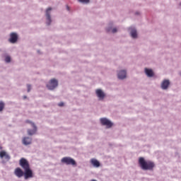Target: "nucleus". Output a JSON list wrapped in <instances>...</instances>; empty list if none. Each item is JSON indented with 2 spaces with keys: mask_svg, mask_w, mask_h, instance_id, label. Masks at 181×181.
<instances>
[{
  "mask_svg": "<svg viewBox=\"0 0 181 181\" xmlns=\"http://www.w3.org/2000/svg\"><path fill=\"white\" fill-rule=\"evenodd\" d=\"M20 166L23 168L25 171V179H30L33 177V171L30 169L29 161L26 158H22L19 161Z\"/></svg>",
  "mask_w": 181,
  "mask_h": 181,
  "instance_id": "obj_1",
  "label": "nucleus"
},
{
  "mask_svg": "<svg viewBox=\"0 0 181 181\" xmlns=\"http://www.w3.org/2000/svg\"><path fill=\"white\" fill-rule=\"evenodd\" d=\"M139 163L143 170H152L155 168V163L151 160L146 161L144 157L139 158Z\"/></svg>",
  "mask_w": 181,
  "mask_h": 181,
  "instance_id": "obj_2",
  "label": "nucleus"
},
{
  "mask_svg": "<svg viewBox=\"0 0 181 181\" xmlns=\"http://www.w3.org/2000/svg\"><path fill=\"white\" fill-rule=\"evenodd\" d=\"M62 163H65L66 165H71L72 166H77V163L74 159L71 157H64L61 160Z\"/></svg>",
  "mask_w": 181,
  "mask_h": 181,
  "instance_id": "obj_3",
  "label": "nucleus"
},
{
  "mask_svg": "<svg viewBox=\"0 0 181 181\" xmlns=\"http://www.w3.org/2000/svg\"><path fill=\"white\" fill-rule=\"evenodd\" d=\"M25 122L27 124H30L33 128V129H28L27 132L28 135L30 136L35 135V134L37 132V127H36V124H35V123L30 122V120H26Z\"/></svg>",
  "mask_w": 181,
  "mask_h": 181,
  "instance_id": "obj_4",
  "label": "nucleus"
},
{
  "mask_svg": "<svg viewBox=\"0 0 181 181\" xmlns=\"http://www.w3.org/2000/svg\"><path fill=\"white\" fill-rule=\"evenodd\" d=\"M57 86H59V81L54 78L51 79L49 82L47 84L48 90H54V88H56Z\"/></svg>",
  "mask_w": 181,
  "mask_h": 181,
  "instance_id": "obj_5",
  "label": "nucleus"
},
{
  "mask_svg": "<svg viewBox=\"0 0 181 181\" xmlns=\"http://www.w3.org/2000/svg\"><path fill=\"white\" fill-rule=\"evenodd\" d=\"M100 124L106 127V128H111L112 127V125H114V124L112 123V122L110 119H108L105 117L100 119Z\"/></svg>",
  "mask_w": 181,
  "mask_h": 181,
  "instance_id": "obj_6",
  "label": "nucleus"
},
{
  "mask_svg": "<svg viewBox=\"0 0 181 181\" xmlns=\"http://www.w3.org/2000/svg\"><path fill=\"white\" fill-rule=\"evenodd\" d=\"M14 175L17 176V177H22L23 175L25 177V171L23 173V170H22L21 168H17L14 170Z\"/></svg>",
  "mask_w": 181,
  "mask_h": 181,
  "instance_id": "obj_7",
  "label": "nucleus"
},
{
  "mask_svg": "<svg viewBox=\"0 0 181 181\" xmlns=\"http://www.w3.org/2000/svg\"><path fill=\"white\" fill-rule=\"evenodd\" d=\"M16 42H18V34H16V33H11L9 42L10 43H16Z\"/></svg>",
  "mask_w": 181,
  "mask_h": 181,
  "instance_id": "obj_8",
  "label": "nucleus"
},
{
  "mask_svg": "<svg viewBox=\"0 0 181 181\" xmlns=\"http://www.w3.org/2000/svg\"><path fill=\"white\" fill-rule=\"evenodd\" d=\"M95 93L97 97L99 98V100H104V98L105 97V93H104L101 89H97L95 90Z\"/></svg>",
  "mask_w": 181,
  "mask_h": 181,
  "instance_id": "obj_9",
  "label": "nucleus"
},
{
  "mask_svg": "<svg viewBox=\"0 0 181 181\" xmlns=\"http://www.w3.org/2000/svg\"><path fill=\"white\" fill-rule=\"evenodd\" d=\"M117 77L120 80H124V78H127V71L122 70L117 74Z\"/></svg>",
  "mask_w": 181,
  "mask_h": 181,
  "instance_id": "obj_10",
  "label": "nucleus"
},
{
  "mask_svg": "<svg viewBox=\"0 0 181 181\" xmlns=\"http://www.w3.org/2000/svg\"><path fill=\"white\" fill-rule=\"evenodd\" d=\"M170 84V82L168 79H165L162 83H161V88L163 90H168V88L169 87Z\"/></svg>",
  "mask_w": 181,
  "mask_h": 181,
  "instance_id": "obj_11",
  "label": "nucleus"
},
{
  "mask_svg": "<svg viewBox=\"0 0 181 181\" xmlns=\"http://www.w3.org/2000/svg\"><path fill=\"white\" fill-rule=\"evenodd\" d=\"M50 11H52V7H49L46 11L47 20L48 21L47 25L52 23V18L50 17Z\"/></svg>",
  "mask_w": 181,
  "mask_h": 181,
  "instance_id": "obj_12",
  "label": "nucleus"
},
{
  "mask_svg": "<svg viewBox=\"0 0 181 181\" xmlns=\"http://www.w3.org/2000/svg\"><path fill=\"white\" fill-rule=\"evenodd\" d=\"M0 158L1 159H3V158H5L6 160H9V159H11V156H9L5 151H0Z\"/></svg>",
  "mask_w": 181,
  "mask_h": 181,
  "instance_id": "obj_13",
  "label": "nucleus"
},
{
  "mask_svg": "<svg viewBox=\"0 0 181 181\" xmlns=\"http://www.w3.org/2000/svg\"><path fill=\"white\" fill-rule=\"evenodd\" d=\"M90 163L95 168H100V161L95 158L90 159Z\"/></svg>",
  "mask_w": 181,
  "mask_h": 181,
  "instance_id": "obj_14",
  "label": "nucleus"
},
{
  "mask_svg": "<svg viewBox=\"0 0 181 181\" xmlns=\"http://www.w3.org/2000/svg\"><path fill=\"white\" fill-rule=\"evenodd\" d=\"M23 145H30L32 144V138L24 137L23 139Z\"/></svg>",
  "mask_w": 181,
  "mask_h": 181,
  "instance_id": "obj_15",
  "label": "nucleus"
},
{
  "mask_svg": "<svg viewBox=\"0 0 181 181\" xmlns=\"http://www.w3.org/2000/svg\"><path fill=\"white\" fill-rule=\"evenodd\" d=\"M145 73L148 76V77H153V71H152V69L146 68Z\"/></svg>",
  "mask_w": 181,
  "mask_h": 181,
  "instance_id": "obj_16",
  "label": "nucleus"
},
{
  "mask_svg": "<svg viewBox=\"0 0 181 181\" xmlns=\"http://www.w3.org/2000/svg\"><path fill=\"white\" fill-rule=\"evenodd\" d=\"M131 36L134 39L136 38V37L138 36V34H136V30H135V29H132V31H131Z\"/></svg>",
  "mask_w": 181,
  "mask_h": 181,
  "instance_id": "obj_17",
  "label": "nucleus"
},
{
  "mask_svg": "<svg viewBox=\"0 0 181 181\" xmlns=\"http://www.w3.org/2000/svg\"><path fill=\"white\" fill-rule=\"evenodd\" d=\"M4 108H5V103L0 102V112L4 111Z\"/></svg>",
  "mask_w": 181,
  "mask_h": 181,
  "instance_id": "obj_18",
  "label": "nucleus"
},
{
  "mask_svg": "<svg viewBox=\"0 0 181 181\" xmlns=\"http://www.w3.org/2000/svg\"><path fill=\"white\" fill-rule=\"evenodd\" d=\"M81 4H90V0H78Z\"/></svg>",
  "mask_w": 181,
  "mask_h": 181,
  "instance_id": "obj_19",
  "label": "nucleus"
},
{
  "mask_svg": "<svg viewBox=\"0 0 181 181\" xmlns=\"http://www.w3.org/2000/svg\"><path fill=\"white\" fill-rule=\"evenodd\" d=\"M6 63H11V57L6 56L5 58Z\"/></svg>",
  "mask_w": 181,
  "mask_h": 181,
  "instance_id": "obj_20",
  "label": "nucleus"
},
{
  "mask_svg": "<svg viewBox=\"0 0 181 181\" xmlns=\"http://www.w3.org/2000/svg\"><path fill=\"white\" fill-rule=\"evenodd\" d=\"M27 88H28V93H30V90L32 89V86L28 84Z\"/></svg>",
  "mask_w": 181,
  "mask_h": 181,
  "instance_id": "obj_21",
  "label": "nucleus"
},
{
  "mask_svg": "<svg viewBox=\"0 0 181 181\" xmlns=\"http://www.w3.org/2000/svg\"><path fill=\"white\" fill-rule=\"evenodd\" d=\"M59 107H64V103L63 102H61L58 104Z\"/></svg>",
  "mask_w": 181,
  "mask_h": 181,
  "instance_id": "obj_22",
  "label": "nucleus"
},
{
  "mask_svg": "<svg viewBox=\"0 0 181 181\" xmlns=\"http://www.w3.org/2000/svg\"><path fill=\"white\" fill-rule=\"evenodd\" d=\"M112 33H117V28H113L112 30Z\"/></svg>",
  "mask_w": 181,
  "mask_h": 181,
  "instance_id": "obj_23",
  "label": "nucleus"
},
{
  "mask_svg": "<svg viewBox=\"0 0 181 181\" xmlns=\"http://www.w3.org/2000/svg\"><path fill=\"white\" fill-rule=\"evenodd\" d=\"M66 9L67 11H70V7H69V6H66Z\"/></svg>",
  "mask_w": 181,
  "mask_h": 181,
  "instance_id": "obj_24",
  "label": "nucleus"
},
{
  "mask_svg": "<svg viewBox=\"0 0 181 181\" xmlns=\"http://www.w3.org/2000/svg\"><path fill=\"white\" fill-rule=\"evenodd\" d=\"M24 100H26V96H23Z\"/></svg>",
  "mask_w": 181,
  "mask_h": 181,
  "instance_id": "obj_25",
  "label": "nucleus"
},
{
  "mask_svg": "<svg viewBox=\"0 0 181 181\" xmlns=\"http://www.w3.org/2000/svg\"><path fill=\"white\" fill-rule=\"evenodd\" d=\"M91 181H97V180H91Z\"/></svg>",
  "mask_w": 181,
  "mask_h": 181,
  "instance_id": "obj_26",
  "label": "nucleus"
},
{
  "mask_svg": "<svg viewBox=\"0 0 181 181\" xmlns=\"http://www.w3.org/2000/svg\"><path fill=\"white\" fill-rule=\"evenodd\" d=\"M0 149H2V147H0Z\"/></svg>",
  "mask_w": 181,
  "mask_h": 181,
  "instance_id": "obj_27",
  "label": "nucleus"
}]
</instances>
